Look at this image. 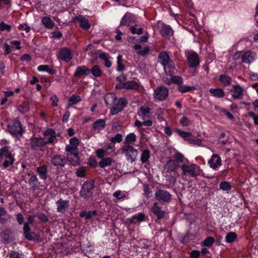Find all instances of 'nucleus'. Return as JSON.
Masks as SVG:
<instances>
[{
	"mask_svg": "<svg viewBox=\"0 0 258 258\" xmlns=\"http://www.w3.org/2000/svg\"><path fill=\"white\" fill-rule=\"evenodd\" d=\"M241 57L242 62L249 64L255 59V54L253 52L247 51L241 55Z\"/></svg>",
	"mask_w": 258,
	"mask_h": 258,
	"instance_id": "nucleus-18",
	"label": "nucleus"
},
{
	"mask_svg": "<svg viewBox=\"0 0 258 258\" xmlns=\"http://www.w3.org/2000/svg\"><path fill=\"white\" fill-rule=\"evenodd\" d=\"M214 241L215 239L213 237L209 236L204 240L203 244L206 246L210 247L213 244Z\"/></svg>",
	"mask_w": 258,
	"mask_h": 258,
	"instance_id": "nucleus-49",
	"label": "nucleus"
},
{
	"mask_svg": "<svg viewBox=\"0 0 258 258\" xmlns=\"http://www.w3.org/2000/svg\"><path fill=\"white\" fill-rule=\"evenodd\" d=\"M106 151L105 149H99L96 151V156L99 158H104V157L107 155Z\"/></svg>",
	"mask_w": 258,
	"mask_h": 258,
	"instance_id": "nucleus-53",
	"label": "nucleus"
},
{
	"mask_svg": "<svg viewBox=\"0 0 258 258\" xmlns=\"http://www.w3.org/2000/svg\"><path fill=\"white\" fill-rule=\"evenodd\" d=\"M139 86L137 82L130 81L123 83V88L126 89H138Z\"/></svg>",
	"mask_w": 258,
	"mask_h": 258,
	"instance_id": "nucleus-33",
	"label": "nucleus"
},
{
	"mask_svg": "<svg viewBox=\"0 0 258 258\" xmlns=\"http://www.w3.org/2000/svg\"><path fill=\"white\" fill-rule=\"evenodd\" d=\"M44 136L45 137H47L48 140L47 141H45L46 144H53L56 140V134L55 131L52 128L47 129L44 133Z\"/></svg>",
	"mask_w": 258,
	"mask_h": 258,
	"instance_id": "nucleus-19",
	"label": "nucleus"
},
{
	"mask_svg": "<svg viewBox=\"0 0 258 258\" xmlns=\"http://www.w3.org/2000/svg\"><path fill=\"white\" fill-rule=\"evenodd\" d=\"M158 58L159 62L163 67L165 74L170 76L173 75L175 69V64L174 61L170 59L168 54L165 51L161 52L158 55Z\"/></svg>",
	"mask_w": 258,
	"mask_h": 258,
	"instance_id": "nucleus-1",
	"label": "nucleus"
},
{
	"mask_svg": "<svg viewBox=\"0 0 258 258\" xmlns=\"http://www.w3.org/2000/svg\"><path fill=\"white\" fill-rule=\"evenodd\" d=\"M76 20L80 22V26L84 30H87L90 28V25L88 20L83 17L79 16L76 18Z\"/></svg>",
	"mask_w": 258,
	"mask_h": 258,
	"instance_id": "nucleus-26",
	"label": "nucleus"
},
{
	"mask_svg": "<svg viewBox=\"0 0 258 258\" xmlns=\"http://www.w3.org/2000/svg\"><path fill=\"white\" fill-rule=\"evenodd\" d=\"M122 56L121 54H118L117 57V68L116 70L119 72L123 71L125 67L121 63Z\"/></svg>",
	"mask_w": 258,
	"mask_h": 258,
	"instance_id": "nucleus-46",
	"label": "nucleus"
},
{
	"mask_svg": "<svg viewBox=\"0 0 258 258\" xmlns=\"http://www.w3.org/2000/svg\"><path fill=\"white\" fill-rule=\"evenodd\" d=\"M79 143V140L76 137H73L70 140V144L75 147L76 149H78Z\"/></svg>",
	"mask_w": 258,
	"mask_h": 258,
	"instance_id": "nucleus-59",
	"label": "nucleus"
},
{
	"mask_svg": "<svg viewBox=\"0 0 258 258\" xmlns=\"http://www.w3.org/2000/svg\"><path fill=\"white\" fill-rule=\"evenodd\" d=\"M153 213L158 217V219H162L165 215V212L161 210L160 207L158 206L157 203H155L152 208Z\"/></svg>",
	"mask_w": 258,
	"mask_h": 258,
	"instance_id": "nucleus-24",
	"label": "nucleus"
},
{
	"mask_svg": "<svg viewBox=\"0 0 258 258\" xmlns=\"http://www.w3.org/2000/svg\"><path fill=\"white\" fill-rule=\"evenodd\" d=\"M150 108L149 107H141L138 112V114L143 120L150 117Z\"/></svg>",
	"mask_w": 258,
	"mask_h": 258,
	"instance_id": "nucleus-27",
	"label": "nucleus"
},
{
	"mask_svg": "<svg viewBox=\"0 0 258 258\" xmlns=\"http://www.w3.org/2000/svg\"><path fill=\"white\" fill-rule=\"evenodd\" d=\"M169 94L168 89L163 86L157 87L154 92L153 96L155 100L164 101L167 99Z\"/></svg>",
	"mask_w": 258,
	"mask_h": 258,
	"instance_id": "nucleus-7",
	"label": "nucleus"
},
{
	"mask_svg": "<svg viewBox=\"0 0 258 258\" xmlns=\"http://www.w3.org/2000/svg\"><path fill=\"white\" fill-rule=\"evenodd\" d=\"M90 73V70L88 69L85 66H79L77 68L75 72L74 73V76L80 77L83 75H88Z\"/></svg>",
	"mask_w": 258,
	"mask_h": 258,
	"instance_id": "nucleus-25",
	"label": "nucleus"
},
{
	"mask_svg": "<svg viewBox=\"0 0 258 258\" xmlns=\"http://www.w3.org/2000/svg\"><path fill=\"white\" fill-rule=\"evenodd\" d=\"M94 186V181L93 180H88L85 181L80 191L81 196L85 199H89L92 196V189Z\"/></svg>",
	"mask_w": 258,
	"mask_h": 258,
	"instance_id": "nucleus-5",
	"label": "nucleus"
},
{
	"mask_svg": "<svg viewBox=\"0 0 258 258\" xmlns=\"http://www.w3.org/2000/svg\"><path fill=\"white\" fill-rule=\"evenodd\" d=\"M77 150V149L71 144L67 145L65 148V150L67 152V156L71 160V163L73 165L76 164L79 159Z\"/></svg>",
	"mask_w": 258,
	"mask_h": 258,
	"instance_id": "nucleus-9",
	"label": "nucleus"
},
{
	"mask_svg": "<svg viewBox=\"0 0 258 258\" xmlns=\"http://www.w3.org/2000/svg\"><path fill=\"white\" fill-rule=\"evenodd\" d=\"M37 217L40 220L44 222H47L48 221V219L47 216L43 213L39 214Z\"/></svg>",
	"mask_w": 258,
	"mask_h": 258,
	"instance_id": "nucleus-63",
	"label": "nucleus"
},
{
	"mask_svg": "<svg viewBox=\"0 0 258 258\" xmlns=\"http://www.w3.org/2000/svg\"><path fill=\"white\" fill-rule=\"evenodd\" d=\"M179 167V164L177 161L173 159H170L165 164L164 169L167 173H170L177 171Z\"/></svg>",
	"mask_w": 258,
	"mask_h": 258,
	"instance_id": "nucleus-13",
	"label": "nucleus"
},
{
	"mask_svg": "<svg viewBox=\"0 0 258 258\" xmlns=\"http://www.w3.org/2000/svg\"><path fill=\"white\" fill-rule=\"evenodd\" d=\"M41 23L44 25L45 28L50 29L54 26V23L51 20L49 17L45 16L42 18Z\"/></svg>",
	"mask_w": 258,
	"mask_h": 258,
	"instance_id": "nucleus-30",
	"label": "nucleus"
},
{
	"mask_svg": "<svg viewBox=\"0 0 258 258\" xmlns=\"http://www.w3.org/2000/svg\"><path fill=\"white\" fill-rule=\"evenodd\" d=\"M186 61L189 68H196L200 64V57L198 54L192 51L185 52Z\"/></svg>",
	"mask_w": 258,
	"mask_h": 258,
	"instance_id": "nucleus-6",
	"label": "nucleus"
},
{
	"mask_svg": "<svg viewBox=\"0 0 258 258\" xmlns=\"http://www.w3.org/2000/svg\"><path fill=\"white\" fill-rule=\"evenodd\" d=\"M137 25L130 26V29L133 34L141 35L143 33V29L142 28H137Z\"/></svg>",
	"mask_w": 258,
	"mask_h": 258,
	"instance_id": "nucleus-47",
	"label": "nucleus"
},
{
	"mask_svg": "<svg viewBox=\"0 0 258 258\" xmlns=\"http://www.w3.org/2000/svg\"><path fill=\"white\" fill-rule=\"evenodd\" d=\"M173 158L174 160L177 162L179 164V163L188 162V160L185 158L183 155L180 152H177L173 155Z\"/></svg>",
	"mask_w": 258,
	"mask_h": 258,
	"instance_id": "nucleus-37",
	"label": "nucleus"
},
{
	"mask_svg": "<svg viewBox=\"0 0 258 258\" xmlns=\"http://www.w3.org/2000/svg\"><path fill=\"white\" fill-rule=\"evenodd\" d=\"M51 162L54 166L63 167L66 165V160L62 155H55L52 157Z\"/></svg>",
	"mask_w": 258,
	"mask_h": 258,
	"instance_id": "nucleus-17",
	"label": "nucleus"
},
{
	"mask_svg": "<svg viewBox=\"0 0 258 258\" xmlns=\"http://www.w3.org/2000/svg\"><path fill=\"white\" fill-rule=\"evenodd\" d=\"M180 124L183 126H187L190 124V121L186 117L182 116L179 120Z\"/></svg>",
	"mask_w": 258,
	"mask_h": 258,
	"instance_id": "nucleus-55",
	"label": "nucleus"
},
{
	"mask_svg": "<svg viewBox=\"0 0 258 258\" xmlns=\"http://www.w3.org/2000/svg\"><path fill=\"white\" fill-rule=\"evenodd\" d=\"M123 108H121V106L120 107L119 106V105L117 103L115 105L112 106L110 108V111L112 115H115L118 113L119 112H120L122 111Z\"/></svg>",
	"mask_w": 258,
	"mask_h": 258,
	"instance_id": "nucleus-51",
	"label": "nucleus"
},
{
	"mask_svg": "<svg viewBox=\"0 0 258 258\" xmlns=\"http://www.w3.org/2000/svg\"><path fill=\"white\" fill-rule=\"evenodd\" d=\"M208 163L211 168L216 169L221 165V158L218 154H214L212 155Z\"/></svg>",
	"mask_w": 258,
	"mask_h": 258,
	"instance_id": "nucleus-15",
	"label": "nucleus"
},
{
	"mask_svg": "<svg viewBox=\"0 0 258 258\" xmlns=\"http://www.w3.org/2000/svg\"><path fill=\"white\" fill-rule=\"evenodd\" d=\"M209 92L213 96L217 98H222L225 96L224 91L220 88H211L209 90Z\"/></svg>",
	"mask_w": 258,
	"mask_h": 258,
	"instance_id": "nucleus-32",
	"label": "nucleus"
},
{
	"mask_svg": "<svg viewBox=\"0 0 258 258\" xmlns=\"http://www.w3.org/2000/svg\"><path fill=\"white\" fill-rule=\"evenodd\" d=\"M116 98L112 93H108L104 95V100L107 106L111 105L115 103Z\"/></svg>",
	"mask_w": 258,
	"mask_h": 258,
	"instance_id": "nucleus-28",
	"label": "nucleus"
},
{
	"mask_svg": "<svg viewBox=\"0 0 258 258\" xmlns=\"http://www.w3.org/2000/svg\"><path fill=\"white\" fill-rule=\"evenodd\" d=\"M230 92L234 99H241L243 96V88L239 84L233 85L230 90Z\"/></svg>",
	"mask_w": 258,
	"mask_h": 258,
	"instance_id": "nucleus-14",
	"label": "nucleus"
},
{
	"mask_svg": "<svg viewBox=\"0 0 258 258\" xmlns=\"http://www.w3.org/2000/svg\"><path fill=\"white\" fill-rule=\"evenodd\" d=\"M150 151L149 149L144 150L141 154V161L142 163L144 164L147 163L150 158Z\"/></svg>",
	"mask_w": 258,
	"mask_h": 258,
	"instance_id": "nucleus-34",
	"label": "nucleus"
},
{
	"mask_svg": "<svg viewBox=\"0 0 258 258\" xmlns=\"http://www.w3.org/2000/svg\"><path fill=\"white\" fill-rule=\"evenodd\" d=\"M15 162L14 157H12L11 158H8L4 159V161L3 164L1 165L3 166L4 168H8L11 166H13Z\"/></svg>",
	"mask_w": 258,
	"mask_h": 258,
	"instance_id": "nucleus-42",
	"label": "nucleus"
},
{
	"mask_svg": "<svg viewBox=\"0 0 258 258\" xmlns=\"http://www.w3.org/2000/svg\"><path fill=\"white\" fill-rule=\"evenodd\" d=\"M106 121L104 119H97L93 124V128L94 130L99 131L105 127Z\"/></svg>",
	"mask_w": 258,
	"mask_h": 258,
	"instance_id": "nucleus-29",
	"label": "nucleus"
},
{
	"mask_svg": "<svg viewBox=\"0 0 258 258\" xmlns=\"http://www.w3.org/2000/svg\"><path fill=\"white\" fill-rule=\"evenodd\" d=\"M86 169L84 167H81L77 169L76 175L79 177H83L85 175Z\"/></svg>",
	"mask_w": 258,
	"mask_h": 258,
	"instance_id": "nucleus-58",
	"label": "nucleus"
},
{
	"mask_svg": "<svg viewBox=\"0 0 258 258\" xmlns=\"http://www.w3.org/2000/svg\"><path fill=\"white\" fill-rule=\"evenodd\" d=\"M182 171V177L184 179V176L189 175L191 177L195 178L200 175L202 170L200 167L195 164L190 165L182 164L181 167Z\"/></svg>",
	"mask_w": 258,
	"mask_h": 258,
	"instance_id": "nucleus-2",
	"label": "nucleus"
},
{
	"mask_svg": "<svg viewBox=\"0 0 258 258\" xmlns=\"http://www.w3.org/2000/svg\"><path fill=\"white\" fill-rule=\"evenodd\" d=\"M113 159L111 158H104L99 162V166L101 168H105L111 165Z\"/></svg>",
	"mask_w": 258,
	"mask_h": 258,
	"instance_id": "nucleus-36",
	"label": "nucleus"
},
{
	"mask_svg": "<svg viewBox=\"0 0 258 258\" xmlns=\"http://www.w3.org/2000/svg\"><path fill=\"white\" fill-rule=\"evenodd\" d=\"M11 25L7 24L3 22H1L0 23V30L2 31L6 30L10 32L11 30Z\"/></svg>",
	"mask_w": 258,
	"mask_h": 258,
	"instance_id": "nucleus-57",
	"label": "nucleus"
},
{
	"mask_svg": "<svg viewBox=\"0 0 258 258\" xmlns=\"http://www.w3.org/2000/svg\"><path fill=\"white\" fill-rule=\"evenodd\" d=\"M73 57V51L66 47H63L59 49L57 53V58L66 62L70 61L72 59Z\"/></svg>",
	"mask_w": 258,
	"mask_h": 258,
	"instance_id": "nucleus-8",
	"label": "nucleus"
},
{
	"mask_svg": "<svg viewBox=\"0 0 258 258\" xmlns=\"http://www.w3.org/2000/svg\"><path fill=\"white\" fill-rule=\"evenodd\" d=\"M160 32L161 35L165 38H169L173 34V31L169 25H164Z\"/></svg>",
	"mask_w": 258,
	"mask_h": 258,
	"instance_id": "nucleus-22",
	"label": "nucleus"
},
{
	"mask_svg": "<svg viewBox=\"0 0 258 258\" xmlns=\"http://www.w3.org/2000/svg\"><path fill=\"white\" fill-rule=\"evenodd\" d=\"M219 80L225 86H229L231 83L232 79L226 75H221L219 77Z\"/></svg>",
	"mask_w": 258,
	"mask_h": 258,
	"instance_id": "nucleus-40",
	"label": "nucleus"
},
{
	"mask_svg": "<svg viewBox=\"0 0 258 258\" xmlns=\"http://www.w3.org/2000/svg\"><path fill=\"white\" fill-rule=\"evenodd\" d=\"M47 166L46 165L39 166L36 169V172L39 175V177L43 180H45L47 179Z\"/></svg>",
	"mask_w": 258,
	"mask_h": 258,
	"instance_id": "nucleus-23",
	"label": "nucleus"
},
{
	"mask_svg": "<svg viewBox=\"0 0 258 258\" xmlns=\"http://www.w3.org/2000/svg\"><path fill=\"white\" fill-rule=\"evenodd\" d=\"M220 188L223 190H229L231 188V184L227 181H223L220 183Z\"/></svg>",
	"mask_w": 258,
	"mask_h": 258,
	"instance_id": "nucleus-52",
	"label": "nucleus"
},
{
	"mask_svg": "<svg viewBox=\"0 0 258 258\" xmlns=\"http://www.w3.org/2000/svg\"><path fill=\"white\" fill-rule=\"evenodd\" d=\"M11 231L9 229H5L3 230L1 233V237L5 241H8L9 239Z\"/></svg>",
	"mask_w": 258,
	"mask_h": 258,
	"instance_id": "nucleus-50",
	"label": "nucleus"
},
{
	"mask_svg": "<svg viewBox=\"0 0 258 258\" xmlns=\"http://www.w3.org/2000/svg\"><path fill=\"white\" fill-rule=\"evenodd\" d=\"M144 191L145 195L148 199L151 197V190L149 185L147 184L144 185Z\"/></svg>",
	"mask_w": 258,
	"mask_h": 258,
	"instance_id": "nucleus-60",
	"label": "nucleus"
},
{
	"mask_svg": "<svg viewBox=\"0 0 258 258\" xmlns=\"http://www.w3.org/2000/svg\"><path fill=\"white\" fill-rule=\"evenodd\" d=\"M28 183L33 190H35L38 187L39 181L36 175L32 176L29 178Z\"/></svg>",
	"mask_w": 258,
	"mask_h": 258,
	"instance_id": "nucleus-35",
	"label": "nucleus"
},
{
	"mask_svg": "<svg viewBox=\"0 0 258 258\" xmlns=\"http://www.w3.org/2000/svg\"><path fill=\"white\" fill-rule=\"evenodd\" d=\"M30 141L31 148L36 151H41L46 145V142L42 138H32Z\"/></svg>",
	"mask_w": 258,
	"mask_h": 258,
	"instance_id": "nucleus-10",
	"label": "nucleus"
},
{
	"mask_svg": "<svg viewBox=\"0 0 258 258\" xmlns=\"http://www.w3.org/2000/svg\"><path fill=\"white\" fill-rule=\"evenodd\" d=\"M145 215L143 213H140L138 215H136L133 217V218L131 220L130 222L131 223H136L137 222H141L145 220Z\"/></svg>",
	"mask_w": 258,
	"mask_h": 258,
	"instance_id": "nucleus-44",
	"label": "nucleus"
},
{
	"mask_svg": "<svg viewBox=\"0 0 258 258\" xmlns=\"http://www.w3.org/2000/svg\"><path fill=\"white\" fill-rule=\"evenodd\" d=\"M37 70L39 72H47L50 75H53L55 73V71L48 65H40L37 67Z\"/></svg>",
	"mask_w": 258,
	"mask_h": 258,
	"instance_id": "nucleus-38",
	"label": "nucleus"
},
{
	"mask_svg": "<svg viewBox=\"0 0 258 258\" xmlns=\"http://www.w3.org/2000/svg\"><path fill=\"white\" fill-rule=\"evenodd\" d=\"M14 157L8 146H4L0 149V162L3 159Z\"/></svg>",
	"mask_w": 258,
	"mask_h": 258,
	"instance_id": "nucleus-20",
	"label": "nucleus"
},
{
	"mask_svg": "<svg viewBox=\"0 0 258 258\" xmlns=\"http://www.w3.org/2000/svg\"><path fill=\"white\" fill-rule=\"evenodd\" d=\"M177 132L179 135L183 138L185 141L189 142V144L200 145L202 143V140L200 139H196L191 138L192 134L189 132H184L180 130H177Z\"/></svg>",
	"mask_w": 258,
	"mask_h": 258,
	"instance_id": "nucleus-12",
	"label": "nucleus"
},
{
	"mask_svg": "<svg viewBox=\"0 0 258 258\" xmlns=\"http://www.w3.org/2000/svg\"><path fill=\"white\" fill-rule=\"evenodd\" d=\"M171 80L173 83L177 84L178 87L183 83V81L182 78L177 76H172Z\"/></svg>",
	"mask_w": 258,
	"mask_h": 258,
	"instance_id": "nucleus-48",
	"label": "nucleus"
},
{
	"mask_svg": "<svg viewBox=\"0 0 258 258\" xmlns=\"http://www.w3.org/2000/svg\"><path fill=\"white\" fill-rule=\"evenodd\" d=\"M90 72L96 78L99 77L102 75V71L98 65L93 66L91 70H90Z\"/></svg>",
	"mask_w": 258,
	"mask_h": 258,
	"instance_id": "nucleus-39",
	"label": "nucleus"
},
{
	"mask_svg": "<svg viewBox=\"0 0 258 258\" xmlns=\"http://www.w3.org/2000/svg\"><path fill=\"white\" fill-rule=\"evenodd\" d=\"M22 254L19 253L18 251H12L10 253V258H23L22 256Z\"/></svg>",
	"mask_w": 258,
	"mask_h": 258,
	"instance_id": "nucleus-61",
	"label": "nucleus"
},
{
	"mask_svg": "<svg viewBox=\"0 0 258 258\" xmlns=\"http://www.w3.org/2000/svg\"><path fill=\"white\" fill-rule=\"evenodd\" d=\"M237 238V235L235 232H230L227 234L225 237V241L227 243H232Z\"/></svg>",
	"mask_w": 258,
	"mask_h": 258,
	"instance_id": "nucleus-41",
	"label": "nucleus"
},
{
	"mask_svg": "<svg viewBox=\"0 0 258 258\" xmlns=\"http://www.w3.org/2000/svg\"><path fill=\"white\" fill-rule=\"evenodd\" d=\"M155 196L156 200L161 203H168L171 199V194L168 191L162 189L157 190Z\"/></svg>",
	"mask_w": 258,
	"mask_h": 258,
	"instance_id": "nucleus-11",
	"label": "nucleus"
},
{
	"mask_svg": "<svg viewBox=\"0 0 258 258\" xmlns=\"http://www.w3.org/2000/svg\"><path fill=\"white\" fill-rule=\"evenodd\" d=\"M7 131L11 135L18 137L23 134V129L20 122L18 120H14L8 123Z\"/></svg>",
	"mask_w": 258,
	"mask_h": 258,
	"instance_id": "nucleus-4",
	"label": "nucleus"
},
{
	"mask_svg": "<svg viewBox=\"0 0 258 258\" xmlns=\"http://www.w3.org/2000/svg\"><path fill=\"white\" fill-rule=\"evenodd\" d=\"M133 15L130 13H126L122 17L120 21L119 26H129L130 23L134 22Z\"/></svg>",
	"mask_w": 258,
	"mask_h": 258,
	"instance_id": "nucleus-21",
	"label": "nucleus"
},
{
	"mask_svg": "<svg viewBox=\"0 0 258 258\" xmlns=\"http://www.w3.org/2000/svg\"><path fill=\"white\" fill-rule=\"evenodd\" d=\"M50 100L52 101V105L53 106L57 107L58 106L57 102L58 101V98L56 95H54L50 98Z\"/></svg>",
	"mask_w": 258,
	"mask_h": 258,
	"instance_id": "nucleus-64",
	"label": "nucleus"
},
{
	"mask_svg": "<svg viewBox=\"0 0 258 258\" xmlns=\"http://www.w3.org/2000/svg\"><path fill=\"white\" fill-rule=\"evenodd\" d=\"M122 140V135L121 134H117L114 137H112L110 139V141L112 143H120Z\"/></svg>",
	"mask_w": 258,
	"mask_h": 258,
	"instance_id": "nucleus-56",
	"label": "nucleus"
},
{
	"mask_svg": "<svg viewBox=\"0 0 258 258\" xmlns=\"http://www.w3.org/2000/svg\"><path fill=\"white\" fill-rule=\"evenodd\" d=\"M18 108L20 112L22 113H26L29 111V106L27 103H25L19 105Z\"/></svg>",
	"mask_w": 258,
	"mask_h": 258,
	"instance_id": "nucleus-54",
	"label": "nucleus"
},
{
	"mask_svg": "<svg viewBox=\"0 0 258 258\" xmlns=\"http://www.w3.org/2000/svg\"><path fill=\"white\" fill-rule=\"evenodd\" d=\"M16 218L19 224L21 225L24 223V217L21 213H19L17 214Z\"/></svg>",
	"mask_w": 258,
	"mask_h": 258,
	"instance_id": "nucleus-62",
	"label": "nucleus"
},
{
	"mask_svg": "<svg viewBox=\"0 0 258 258\" xmlns=\"http://www.w3.org/2000/svg\"><path fill=\"white\" fill-rule=\"evenodd\" d=\"M57 206V212L62 214L64 213L70 206L69 201L59 199L55 203Z\"/></svg>",
	"mask_w": 258,
	"mask_h": 258,
	"instance_id": "nucleus-16",
	"label": "nucleus"
},
{
	"mask_svg": "<svg viewBox=\"0 0 258 258\" xmlns=\"http://www.w3.org/2000/svg\"><path fill=\"white\" fill-rule=\"evenodd\" d=\"M122 153L123 154L127 161L133 163L135 162L139 154V151L132 145H124L121 148Z\"/></svg>",
	"mask_w": 258,
	"mask_h": 258,
	"instance_id": "nucleus-3",
	"label": "nucleus"
},
{
	"mask_svg": "<svg viewBox=\"0 0 258 258\" xmlns=\"http://www.w3.org/2000/svg\"><path fill=\"white\" fill-rule=\"evenodd\" d=\"M137 141V136L133 133L128 134L124 139V145H131Z\"/></svg>",
	"mask_w": 258,
	"mask_h": 258,
	"instance_id": "nucleus-31",
	"label": "nucleus"
},
{
	"mask_svg": "<svg viewBox=\"0 0 258 258\" xmlns=\"http://www.w3.org/2000/svg\"><path fill=\"white\" fill-rule=\"evenodd\" d=\"M194 89H195V87L187 86L183 85V84L178 87V90L181 93L188 92Z\"/></svg>",
	"mask_w": 258,
	"mask_h": 258,
	"instance_id": "nucleus-45",
	"label": "nucleus"
},
{
	"mask_svg": "<svg viewBox=\"0 0 258 258\" xmlns=\"http://www.w3.org/2000/svg\"><path fill=\"white\" fill-rule=\"evenodd\" d=\"M81 100V97L78 95H73L69 99L68 103L69 106L76 104L80 102Z\"/></svg>",
	"mask_w": 258,
	"mask_h": 258,
	"instance_id": "nucleus-43",
	"label": "nucleus"
}]
</instances>
